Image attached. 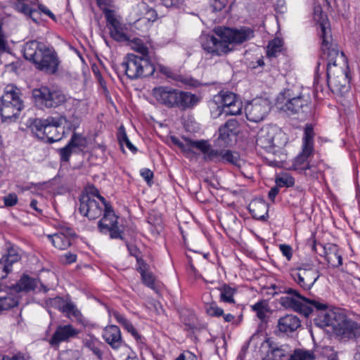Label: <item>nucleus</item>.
I'll use <instances>...</instances> for the list:
<instances>
[{"label":"nucleus","mask_w":360,"mask_h":360,"mask_svg":"<svg viewBox=\"0 0 360 360\" xmlns=\"http://www.w3.org/2000/svg\"><path fill=\"white\" fill-rule=\"evenodd\" d=\"M47 237L56 248L65 250L72 245V241L76 238V233L71 228L63 227L57 233L48 235Z\"/></svg>","instance_id":"22"},{"label":"nucleus","mask_w":360,"mask_h":360,"mask_svg":"<svg viewBox=\"0 0 360 360\" xmlns=\"http://www.w3.org/2000/svg\"><path fill=\"white\" fill-rule=\"evenodd\" d=\"M4 205L6 207H13L18 202V196L15 193H11L3 197Z\"/></svg>","instance_id":"58"},{"label":"nucleus","mask_w":360,"mask_h":360,"mask_svg":"<svg viewBox=\"0 0 360 360\" xmlns=\"http://www.w3.org/2000/svg\"><path fill=\"white\" fill-rule=\"evenodd\" d=\"M35 102L46 108H56L68 101V96L60 89L42 86L32 91Z\"/></svg>","instance_id":"10"},{"label":"nucleus","mask_w":360,"mask_h":360,"mask_svg":"<svg viewBox=\"0 0 360 360\" xmlns=\"http://www.w3.org/2000/svg\"><path fill=\"white\" fill-rule=\"evenodd\" d=\"M248 209L252 216L256 219L266 221L269 217V205L262 198L252 200L249 204Z\"/></svg>","instance_id":"29"},{"label":"nucleus","mask_w":360,"mask_h":360,"mask_svg":"<svg viewBox=\"0 0 360 360\" xmlns=\"http://www.w3.org/2000/svg\"><path fill=\"white\" fill-rule=\"evenodd\" d=\"M160 71L167 77L172 78L177 82H180L184 85L191 87H198L200 85V82L198 79L191 77L174 74L172 70L168 68L161 67Z\"/></svg>","instance_id":"30"},{"label":"nucleus","mask_w":360,"mask_h":360,"mask_svg":"<svg viewBox=\"0 0 360 360\" xmlns=\"http://www.w3.org/2000/svg\"><path fill=\"white\" fill-rule=\"evenodd\" d=\"M51 122V123H49V124L46 125V131H44L45 139H46V141L49 143L58 141L61 139L62 136L58 129L63 123L67 122V119L63 116L58 117H53V122Z\"/></svg>","instance_id":"27"},{"label":"nucleus","mask_w":360,"mask_h":360,"mask_svg":"<svg viewBox=\"0 0 360 360\" xmlns=\"http://www.w3.org/2000/svg\"><path fill=\"white\" fill-rule=\"evenodd\" d=\"M301 327V321L294 314H286L280 317L277 322L278 331L284 335H290Z\"/></svg>","instance_id":"25"},{"label":"nucleus","mask_w":360,"mask_h":360,"mask_svg":"<svg viewBox=\"0 0 360 360\" xmlns=\"http://www.w3.org/2000/svg\"><path fill=\"white\" fill-rule=\"evenodd\" d=\"M289 288H288L285 290V292L289 295V293L287 292V290ZM290 295H292V297L289 296H283L280 298V304L284 307L285 308H289L292 309L295 311H297L299 313H301L302 309V300L298 299L295 295L290 294Z\"/></svg>","instance_id":"34"},{"label":"nucleus","mask_w":360,"mask_h":360,"mask_svg":"<svg viewBox=\"0 0 360 360\" xmlns=\"http://www.w3.org/2000/svg\"><path fill=\"white\" fill-rule=\"evenodd\" d=\"M213 34H202L200 42L202 49L212 56H223L233 50L234 45L241 44L254 37V30L248 27L239 29L219 26Z\"/></svg>","instance_id":"1"},{"label":"nucleus","mask_w":360,"mask_h":360,"mask_svg":"<svg viewBox=\"0 0 360 360\" xmlns=\"http://www.w3.org/2000/svg\"><path fill=\"white\" fill-rule=\"evenodd\" d=\"M275 183L278 188H289L295 184V179L289 173H281L276 176Z\"/></svg>","instance_id":"39"},{"label":"nucleus","mask_w":360,"mask_h":360,"mask_svg":"<svg viewBox=\"0 0 360 360\" xmlns=\"http://www.w3.org/2000/svg\"><path fill=\"white\" fill-rule=\"evenodd\" d=\"M65 300L60 297H56L54 298H50L46 302L51 307L58 309L61 311Z\"/></svg>","instance_id":"59"},{"label":"nucleus","mask_w":360,"mask_h":360,"mask_svg":"<svg viewBox=\"0 0 360 360\" xmlns=\"http://www.w3.org/2000/svg\"><path fill=\"white\" fill-rule=\"evenodd\" d=\"M141 279L144 285L147 287L155 290V278L150 271H146L143 274L141 275Z\"/></svg>","instance_id":"51"},{"label":"nucleus","mask_w":360,"mask_h":360,"mask_svg":"<svg viewBox=\"0 0 360 360\" xmlns=\"http://www.w3.org/2000/svg\"><path fill=\"white\" fill-rule=\"evenodd\" d=\"M59 261L62 264H70L77 261V255L72 252L65 253L59 257Z\"/></svg>","instance_id":"56"},{"label":"nucleus","mask_w":360,"mask_h":360,"mask_svg":"<svg viewBox=\"0 0 360 360\" xmlns=\"http://www.w3.org/2000/svg\"><path fill=\"white\" fill-rule=\"evenodd\" d=\"M268 307L269 304L265 300H262L252 306V310L257 313V316L262 321L266 317Z\"/></svg>","instance_id":"43"},{"label":"nucleus","mask_w":360,"mask_h":360,"mask_svg":"<svg viewBox=\"0 0 360 360\" xmlns=\"http://www.w3.org/2000/svg\"><path fill=\"white\" fill-rule=\"evenodd\" d=\"M105 16L108 22V28L116 27L117 25L121 24L111 10L107 9L105 11Z\"/></svg>","instance_id":"53"},{"label":"nucleus","mask_w":360,"mask_h":360,"mask_svg":"<svg viewBox=\"0 0 360 360\" xmlns=\"http://www.w3.org/2000/svg\"><path fill=\"white\" fill-rule=\"evenodd\" d=\"M23 56L26 60L32 61L37 70L46 74L54 75L58 70L60 60L56 51L42 42L27 41L24 45Z\"/></svg>","instance_id":"2"},{"label":"nucleus","mask_w":360,"mask_h":360,"mask_svg":"<svg viewBox=\"0 0 360 360\" xmlns=\"http://www.w3.org/2000/svg\"><path fill=\"white\" fill-rule=\"evenodd\" d=\"M6 252L0 259V281L7 277L13 270V264L20 261L18 248L11 243H6Z\"/></svg>","instance_id":"20"},{"label":"nucleus","mask_w":360,"mask_h":360,"mask_svg":"<svg viewBox=\"0 0 360 360\" xmlns=\"http://www.w3.org/2000/svg\"><path fill=\"white\" fill-rule=\"evenodd\" d=\"M271 110L268 100L264 98L254 99L245 107L247 119L253 122H259L266 117Z\"/></svg>","instance_id":"19"},{"label":"nucleus","mask_w":360,"mask_h":360,"mask_svg":"<svg viewBox=\"0 0 360 360\" xmlns=\"http://www.w3.org/2000/svg\"><path fill=\"white\" fill-rule=\"evenodd\" d=\"M120 69L130 79L150 76L155 71L154 65L147 58L129 53L120 65Z\"/></svg>","instance_id":"7"},{"label":"nucleus","mask_w":360,"mask_h":360,"mask_svg":"<svg viewBox=\"0 0 360 360\" xmlns=\"http://www.w3.org/2000/svg\"><path fill=\"white\" fill-rule=\"evenodd\" d=\"M191 144L204 154V159L205 160L221 162L222 150H218L212 148L211 145L205 140L197 141V142H192Z\"/></svg>","instance_id":"28"},{"label":"nucleus","mask_w":360,"mask_h":360,"mask_svg":"<svg viewBox=\"0 0 360 360\" xmlns=\"http://www.w3.org/2000/svg\"><path fill=\"white\" fill-rule=\"evenodd\" d=\"M290 275L302 290L308 291L320 277V272L313 264L302 263L290 270Z\"/></svg>","instance_id":"11"},{"label":"nucleus","mask_w":360,"mask_h":360,"mask_svg":"<svg viewBox=\"0 0 360 360\" xmlns=\"http://www.w3.org/2000/svg\"><path fill=\"white\" fill-rule=\"evenodd\" d=\"M132 48L134 51L141 53L142 55L141 57L146 58L148 53V49L143 44L141 40H134L132 43Z\"/></svg>","instance_id":"52"},{"label":"nucleus","mask_w":360,"mask_h":360,"mask_svg":"<svg viewBox=\"0 0 360 360\" xmlns=\"http://www.w3.org/2000/svg\"><path fill=\"white\" fill-rule=\"evenodd\" d=\"M283 44V41L278 38H275L269 41L267 46V56L269 57H276L278 53L281 52Z\"/></svg>","instance_id":"42"},{"label":"nucleus","mask_w":360,"mask_h":360,"mask_svg":"<svg viewBox=\"0 0 360 360\" xmlns=\"http://www.w3.org/2000/svg\"><path fill=\"white\" fill-rule=\"evenodd\" d=\"M308 103V100L304 99L302 96L292 97L291 91L288 89L278 95L276 105L278 109L288 115H295L303 112L304 108H307Z\"/></svg>","instance_id":"13"},{"label":"nucleus","mask_w":360,"mask_h":360,"mask_svg":"<svg viewBox=\"0 0 360 360\" xmlns=\"http://www.w3.org/2000/svg\"><path fill=\"white\" fill-rule=\"evenodd\" d=\"M141 175L148 184H150L153 178V172L148 168L142 169Z\"/></svg>","instance_id":"64"},{"label":"nucleus","mask_w":360,"mask_h":360,"mask_svg":"<svg viewBox=\"0 0 360 360\" xmlns=\"http://www.w3.org/2000/svg\"><path fill=\"white\" fill-rule=\"evenodd\" d=\"M37 280L28 275L23 274L20 279L13 285V289L18 292L34 290L37 286Z\"/></svg>","instance_id":"31"},{"label":"nucleus","mask_w":360,"mask_h":360,"mask_svg":"<svg viewBox=\"0 0 360 360\" xmlns=\"http://www.w3.org/2000/svg\"><path fill=\"white\" fill-rule=\"evenodd\" d=\"M68 143L72 148H79L85 146L86 140L82 135L75 132Z\"/></svg>","instance_id":"49"},{"label":"nucleus","mask_w":360,"mask_h":360,"mask_svg":"<svg viewBox=\"0 0 360 360\" xmlns=\"http://www.w3.org/2000/svg\"><path fill=\"white\" fill-rule=\"evenodd\" d=\"M83 344L84 347L90 349L99 360L103 359V352L101 348L103 345L97 338L93 336H88L83 340Z\"/></svg>","instance_id":"33"},{"label":"nucleus","mask_w":360,"mask_h":360,"mask_svg":"<svg viewBox=\"0 0 360 360\" xmlns=\"http://www.w3.org/2000/svg\"><path fill=\"white\" fill-rule=\"evenodd\" d=\"M328 86L333 91H342L347 89L349 79L348 77V66L347 68L330 67L327 70Z\"/></svg>","instance_id":"17"},{"label":"nucleus","mask_w":360,"mask_h":360,"mask_svg":"<svg viewBox=\"0 0 360 360\" xmlns=\"http://www.w3.org/2000/svg\"><path fill=\"white\" fill-rule=\"evenodd\" d=\"M136 260L138 264L137 271L140 273L141 275L143 274L146 271H149L148 269V266L143 259L137 257Z\"/></svg>","instance_id":"63"},{"label":"nucleus","mask_w":360,"mask_h":360,"mask_svg":"<svg viewBox=\"0 0 360 360\" xmlns=\"http://www.w3.org/2000/svg\"><path fill=\"white\" fill-rule=\"evenodd\" d=\"M103 338L113 349H117L124 344L121 331L115 325L107 326L103 330Z\"/></svg>","instance_id":"26"},{"label":"nucleus","mask_w":360,"mask_h":360,"mask_svg":"<svg viewBox=\"0 0 360 360\" xmlns=\"http://www.w3.org/2000/svg\"><path fill=\"white\" fill-rule=\"evenodd\" d=\"M314 128L311 124H307L304 128L302 138V152L295 158L293 167L297 170H307L311 169V165L307 162V159L314 153Z\"/></svg>","instance_id":"12"},{"label":"nucleus","mask_w":360,"mask_h":360,"mask_svg":"<svg viewBox=\"0 0 360 360\" xmlns=\"http://www.w3.org/2000/svg\"><path fill=\"white\" fill-rule=\"evenodd\" d=\"M205 311L209 316L214 317H219L224 315V310L218 307L215 302L207 304Z\"/></svg>","instance_id":"47"},{"label":"nucleus","mask_w":360,"mask_h":360,"mask_svg":"<svg viewBox=\"0 0 360 360\" xmlns=\"http://www.w3.org/2000/svg\"><path fill=\"white\" fill-rule=\"evenodd\" d=\"M221 162L231 164L237 167L241 166V160L237 153L232 152L230 150H222V156Z\"/></svg>","instance_id":"38"},{"label":"nucleus","mask_w":360,"mask_h":360,"mask_svg":"<svg viewBox=\"0 0 360 360\" xmlns=\"http://www.w3.org/2000/svg\"><path fill=\"white\" fill-rule=\"evenodd\" d=\"M61 311L68 314H72L75 317L77 316L79 313L73 303L68 302L65 300L63 303Z\"/></svg>","instance_id":"55"},{"label":"nucleus","mask_w":360,"mask_h":360,"mask_svg":"<svg viewBox=\"0 0 360 360\" xmlns=\"http://www.w3.org/2000/svg\"><path fill=\"white\" fill-rule=\"evenodd\" d=\"M285 134L276 126L266 125L257 132L256 145L276 155L285 143Z\"/></svg>","instance_id":"5"},{"label":"nucleus","mask_w":360,"mask_h":360,"mask_svg":"<svg viewBox=\"0 0 360 360\" xmlns=\"http://www.w3.org/2000/svg\"><path fill=\"white\" fill-rule=\"evenodd\" d=\"M103 217L98 222V229L101 233H109L112 239L123 240L124 231L118 226L119 217L115 214L112 207H106L102 213Z\"/></svg>","instance_id":"14"},{"label":"nucleus","mask_w":360,"mask_h":360,"mask_svg":"<svg viewBox=\"0 0 360 360\" xmlns=\"http://www.w3.org/2000/svg\"><path fill=\"white\" fill-rule=\"evenodd\" d=\"M218 290L220 291L221 301L230 304L235 303V300L233 298V295L236 292V290L235 288H231L226 284H224L221 287L219 288Z\"/></svg>","instance_id":"37"},{"label":"nucleus","mask_w":360,"mask_h":360,"mask_svg":"<svg viewBox=\"0 0 360 360\" xmlns=\"http://www.w3.org/2000/svg\"><path fill=\"white\" fill-rule=\"evenodd\" d=\"M30 121V127L32 133L39 139L45 140V133L46 125L50 122H53V117H48L46 119H34Z\"/></svg>","instance_id":"32"},{"label":"nucleus","mask_w":360,"mask_h":360,"mask_svg":"<svg viewBox=\"0 0 360 360\" xmlns=\"http://www.w3.org/2000/svg\"><path fill=\"white\" fill-rule=\"evenodd\" d=\"M23 107L19 89L7 86L1 98L0 115L3 122H12L19 115Z\"/></svg>","instance_id":"8"},{"label":"nucleus","mask_w":360,"mask_h":360,"mask_svg":"<svg viewBox=\"0 0 360 360\" xmlns=\"http://www.w3.org/2000/svg\"><path fill=\"white\" fill-rule=\"evenodd\" d=\"M79 212L90 220L99 218L110 204L99 194L98 191L93 187L79 199Z\"/></svg>","instance_id":"4"},{"label":"nucleus","mask_w":360,"mask_h":360,"mask_svg":"<svg viewBox=\"0 0 360 360\" xmlns=\"http://www.w3.org/2000/svg\"><path fill=\"white\" fill-rule=\"evenodd\" d=\"M117 138L122 150H124L123 146L125 145L133 153L137 151V148L129 141L123 125L119 127Z\"/></svg>","instance_id":"36"},{"label":"nucleus","mask_w":360,"mask_h":360,"mask_svg":"<svg viewBox=\"0 0 360 360\" xmlns=\"http://www.w3.org/2000/svg\"><path fill=\"white\" fill-rule=\"evenodd\" d=\"M212 106L216 111H212V115L217 118L222 114L237 115L242 112V103L237 99L236 95L229 91H221L214 97Z\"/></svg>","instance_id":"9"},{"label":"nucleus","mask_w":360,"mask_h":360,"mask_svg":"<svg viewBox=\"0 0 360 360\" xmlns=\"http://www.w3.org/2000/svg\"><path fill=\"white\" fill-rule=\"evenodd\" d=\"M152 95L158 103L169 108H176L183 111L193 109L200 101L196 94L167 86L153 88Z\"/></svg>","instance_id":"3"},{"label":"nucleus","mask_w":360,"mask_h":360,"mask_svg":"<svg viewBox=\"0 0 360 360\" xmlns=\"http://www.w3.org/2000/svg\"><path fill=\"white\" fill-rule=\"evenodd\" d=\"M266 348L263 360H288L292 348L288 344H281L272 338H266L262 344Z\"/></svg>","instance_id":"15"},{"label":"nucleus","mask_w":360,"mask_h":360,"mask_svg":"<svg viewBox=\"0 0 360 360\" xmlns=\"http://www.w3.org/2000/svg\"><path fill=\"white\" fill-rule=\"evenodd\" d=\"M171 141L175 146L184 151L190 150L191 148H195L194 146H192L191 143L196 142L195 141H192L189 139H185V143H184L176 136H171Z\"/></svg>","instance_id":"46"},{"label":"nucleus","mask_w":360,"mask_h":360,"mask_svg":"<svg viewBox=\"0 0 360 360\" xmlns=\"http://www.w3.org/2000/svg\"><path fill=\"white\" fill-rule=\"evenodd\" d=\"M73 148L68 143L65 147L58 150V153L60 157V160L63 162H68L71 154L72 153Z\"/></svg>","instance_id":"54"},{"label":"nucleus","mask_w":360,"mask_h":360,"mask_svg":"<svg viewBox=\"0 0 360 360\" xmlns=\"http://www.w3.org/2000/svg\"><path fill=\"white\" fill-rule=\"evenodd\" d=\"M148 5L144 1H140L136 4V6L134 8V12L139 19L136 22H138L141 20H143L146 12L148 9Z\"/></svg>","instance_id":"48"},{"label":"nucleus","mask_w":360,"mask_h":360,"mask_svg":"<svg viewBox=\"0 0 360 360\" xmlns=\"http://www.w3.org/2000/svg\"><path fill=\"white\" fill-rule=\"evenodd\" d=\"M313 17L314 20L316 21L319 25L320 28V34H321V25L326 26L328 29H330L328 25V22L325 21V19L326 18V15L323 14L322 8L320 5H314L313 8Z\"/></svg>","instance_id":"44"},{"label":"nucleus","mask_w":360,"mask_h":360,"mask_svg":"<svg viewBox=\"0 0 360 360\" xmlns=\"http://www.w3.org/2000/svg\"><path fill=\"white\" fill-rule=\"evenodd\" d=\"M321 58L327 60V70L331 66L347 68V58L342 51H340L337 45L332 43L330 30L321 25Z\"/></svg>","instance_id":"6"},{"label":"nucleus","mask_w":360,"mask_h":360,"mask_svg":"<svg viewBox=\"0 0 360 360\" xmlns=\"http://www.w3.org/2000/svg\"><path fill=\"white\" fill-rule=\"evenodd\" d=\"M211 6L214 11H221L228 4V0H211Z\"/></svg>","instance_id":"60"},{"label":"nucleus","mask_w":360,"mask_h":360,"mask_svg":"<svg viewBox=\"0 0 360 360\" xmlns=\"http://www.w3.org/2000/svg\"><path fill=\"white\" fill-rule=\"evenodd\" d=\"M78 333L79 331L70 324L58 326L49 342L52 347H58L60 342L68 341Z\"/></svg>","instance_id":"24"},{"label":"nucleus","mask_w":360,"mask_h":360,"mask_svg":"<svg viewBox=\"0 0 360 360\" xmlns=\"http://www.w3.org/2000/svg\"><path fill=\"white\" fill-rule=\"evenodd\" d=\"M110 37L117 41H125L128 40L127 34L124 32L122 24L116 27H109Z\"/></svg>","instance_id":"45"},{"label":"nucleus","mask_w":360,"mask_h":360,"mask_svg":"<svg viewBox=\"0 0 360 360\" xmlns=\"http://www.w3.org/2000/svg\"><path fill=\"white\" fill-rule=\"evenodd\" d=\"M18 304V300L13 295H0V311L10 309Z\"/></svg>","instance_id":"41"},{"label":"nucleus","mask_w":360,"mask_h":360,"mask_svg":"<svg viewBox=\"0 0 360 360\" xmlns=\"http://www.w3.org/2000/svg\"><path fill=\"white\" fill-rule=\"evenodd\" d=\"M279 249L283 255L285 256L287 260L290 261L292 256V250L290 245L281 244L279 245Z\"/></svg>","instance_id":"61"},{"label":"nucleus","mask_w":360,"mask_h":360,"mask_svg":"<svg viewBox=\"0 0 360 360\" xmlns=\"http://www.w3.org/2000/svg\"><path fill=\"white\" fill-rule=\"evenodd\" d=\"M287 292L295 295L298 299L303 301L302 304V310H301V314H304L305 316H309L314 311L321 312L325 311L327 308L326 304L320 302L316 300H311L302 296L299 291L293 288H289Z\"/></svg>","instance_id":"23"},{"label":"nucleus","mask_w":360,"mask_h":360,"mask_svg":"<svg viewBox=\"0 0 360 360\" xmlns=\"http://www.w3.org/2000/svg\"><path fill=\"white\" fill-rule=\"evenodd\" d=\"M316 358L313 351L304 349H295L290 352L288 360H314Z\"/></svg>","instance_id":"35"},{"label":"nucleus","mask_w":360,"mask_h":360,"mask_svg":"<svg viewBox=\"0 0 360 360\" xmlns=\"http://www.w3.org/2000/svg\"><path fill=\"white\" fill-rule=\"evenodd\" d=\"M218 131L217 144L222 147L230 146L237 140L239 123L236 119H229L219 127Z\"/></svg>","instance_id":"16"},{"label":"nucleus","mask_w":360,"mask_h":360,"mask_svg":"<svg viewBox=\"0 0 360 360\" xmlns=\"http://www.w3.org/2000/svg\"><path fill=\"white\" fill-rule=\"evenodd\" d=\"M61 360H79V354L77 350H68L60 354Z\"/></svg>","instance_id":"57"},{"label":"nucleus","mask_w":360,"mask_h":360,"mask_svg":"<svg viewBox=\"0 0 360 360\" xmlns=\"http://www.w3.org/2000/svg\"><path fill=\"white\" fill-rule=\"evenodd\" d=\"M15 8L19 12L25 14V15L29 16L32 19L33 21L37 22L36 19L33 17V13L36 11L34 9H32L27 4L24 3H18L15 4Z\"/></svg>","instance_id":"50"},{"label":"nucleus","mask_w":360,"mask_h":360,"mask_svg":"<svg viewBox=\"0 0 360 360\" xmlns=\"http://www.w3.org/2000/svg\"><path fill=\"white\" fill-rule=\"evenodd\" d=\"M162 4L167 8H177L183 4V0H161Z\"/></svg>","instance_id":"62"},{"label":"nucleus","mask_w":360,"mask_h":360,"mask_svg":"<svg viewBox=\"0 0 360 360\" xmlns=\"http://www.w3.org/2000/svg\"><path fill=\"white\" fill-rule=\"evenodd\" d=\"M339 322L335 327V334L340 340L346 341L360 336V324L339 314Z\"/></svg>","instance_id":"18"},{"label":"nucleus","mask_w":360,"mask_h":360,"mask_svg":"<svg viewBox=\"0 0 360 360\" xmlns=\"http://www.w3.org/2000/svg\"><path fill=\"white\" fill-rule=\"evenodd\" d=\"M321 251L317 250L316 241L313 239L311 250L321 257H324L328 263L333 267H338L342 264V255L337 245L328 243L325 245L319 244Z\"/></svg>","instance_id":"21"},{"label":"nucleus","mask_w":360,"mask_h":360,"mask_svg":"<svg viewBox=\"0 0 360 360\" xmlns=\"http://www.w3.org/2000/svg\"><path fill=\"white\" fill-rule=\"evenodd\" d=\"M321 313L323 314L322 324L323 326H332L335 330V327L338 326L339 322V314L338 315L334 311H326V310L321 311Z\"/></svg>","instance_id":"40"}]
</instances>
